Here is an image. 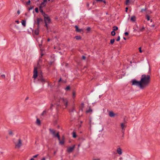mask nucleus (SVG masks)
<instances>
[{
  "instance_id": "5701e85b",
  "label": "nucleus",
  "mask_w": 160,
  "mask_h": 160,
  "mask_svg": "<svg viewBox=\"0 0 160 160\" xmlns=\"http://www.w3.org/2000/svg\"><path fill=\"white\" fill-rule=\"evenodd\" d=\"M39 9L40 11L41 12V13H42V14L44 12H43V11L42 9V8H41V7H39Z\"/></svg>"
},
{
  "instance_id": "f8f14e48",
  "label": "nucleus",
  "mask_w": 160,
  "mask_h": 160,
  "mask_svg": "<svg viewBox=\"0 0 160 160\" xmlns=\"http://www.w3.org/2000/svg\"><path fill=\"white\" fill-rule=\"evenodd\" d=\"M59 141V143L60 145H63L64 144V136H63L62 140L61 141Z\"/></svg>"
},
{
  "instance_id": "a211bd4d",
  "label": "nucleus",
  "mask_w": 160,
  "mask_h": 160,
  "mask_svg": "<svg viewBox=\"0 0 160 160\" xmlns=\"http://www.w3.org/2000/svg\"><path fill=\"white\" fill-rule=\"evenodd\" d=\"M136 20V18L135 16H132L131 18V20L133 22L135 21Z\"/></svg>"
},
{
  "instance_id": "338daca9",
  "label": "nucleus",
  "mask_w": 160,
  "mask_h": 160,
  "mask_svg": "<svg viewBox=\"0 0 160 160\" xmlns=\"http://www.w3.org/2000/svg\"><path fill=\"white\" fill-rule=\"evenodd\" d=\"M122 158H119V159H120V160H122Z\"/></svg>"
},
{
  "instance_id": "f3484780",
  "label": "nucleus",
  "mask_w": 160,
  "mask_h": 160,
  "mask_svg": "<svg viewBox=\"0 0 160 160\" xmlns=\"http://www.w3.org/2000/svg\"><path fill=\"white\" fill-rule=\"evenodd\" d=\"M36 124L38 125H41V122L40 120L38 118H37L36 121Z\"/></svg>"
},
{
  "instance_id": "4468645a",
  "label": "nucleus",
  "mask_w": 160,
  "mask_h": 160,
  "mask_svg": "<svg viewBox=\"0 0 160 160\" xmlns=\"http://www.w3.org/2000/svg\"><path fill=\"white\" fill-rule=\"evenodd\" d=\"M39 28L38 27V28L36 29L34 31V33L36 35H38L39 33Z\"/></svg>"
},
{
  "instance_id": "a878e982",
  "label": "nucleus",
  "mask_w": 160,
  "mask_h": 160,
  "mask_svg": "<svg viewBox=\"0 0 160 160\" xmlns=\"http://www.w3.org/2000/svg\"><path fill=\"white\" fill-rule=\"evenodd\" d=\"M130 3V0H126L125 4L126 5H129Z\"/></svg>"
},
{
  "instance_id": "69168bd1",
  "label": "nucleus",
  "mask_w": 160,
  "mask_h": 160,
  "mask_svg": "<svg viewBox=\"0 0 160 160\" xmlns=\"http://www.w3.org/2000/svg\"><path fill=\"white\" fill-rule=\"evenodd\" d=\"M28 97H27L26 98V100H28Z\"/></svg>"
},
{
  "instance_id": "7ed1b4c3",
  "label": "nucleus",
  "mask_w": 160,
  "mask_h": 160,
  "mask_svg": "<svg viewBox=\"0 0 160 160\" xmlns=\"http://www.w3.org/2000/svg\"><path fill=\"white\" fill-rule=\"evenodd\" d=\"M59 102L62 105L65 106V108H66L68 106V101L66 98H61L59 100Z\"/></svg>"
},
{
  "instance_id": "3c124183",
  "label": "nucleus",
  "mask_w": 160,
  "mask_h": 160,
  "mask_svg": "<svg viewBox=\"0 0 160 160\" xmlns=\"http://www.w3.org/2000/svg\"><path fill=\"white\" fill-rule=\"evenodd\" d=\"M20 11L19 10H18L17 12V13L18 14H20Z\"/></svg>"
},
{
  "instance_id": "864d4df0",
  "label": "nucleus",
  "mask_w": 160,
  "mask_h": 160,
  "mask_svg": "<svg viewBox=\"0 0 160 160\" xmlns=\"http://www.w3.org/2000/svg\"><path fill=\"white\" fill-rule=\"evenodd\" d=\"M102 2H103L104 3H106V1L105 0H102Z\"/></svg>"
},
{
  "instance_id": "6e6d98bb",
  "label": "nucleus",
  "mask_w": 160,
  "mask_h": 160,
  "mask_svg": "<svg viewBox=\"0 0 160 160\" xmlns=\"http://www.w3.org/2000/svg\"><path fill=\"white\" fill-rule=\"evenodd\" d=\"M32 7H31V8H30L29 9V10H31V9H32Z\"/></svg>"
},
{
  "instance_id": "bb28decb",
  "label": "nucleus",
  "mask_w": 160,
  "mask_h": 160,
  "mask_svg": "<svg viewBox=\"0 0 160 160\" xmlns=\"http://www.w3.org/2000/svg\"><path fill=\"white\" fill-rule=\"evenodd\" d=\"M73 137L74 138H76L77 137L76 134V133L75 132H73Z\"/></svg>"
},
{
  "instance_id": "09e8293b",
  "label": "nucleus",
  "mask_w": 160,
  "mask_h": 160,
  "mask_svg": "<svg viewBox=\"0 0 160 160\" xmlns=\"http://www.w3.org/2000/svg\"><path fill=\"white\" fill-rule=\"evenodd\" d=\"M48 0H43V2L46 3L47 2Z\"/></svg>"
},
{
  "instance_id": "423d86ee",
  "label": "nucleus",
  "mask_w": 160,
  "mask_h": 160,
  "mask_svg": "<svg viewBox=\"0 0 160 160\" xmlns=\"http://www.w3.org/2000/svg\"><path fill=\"white\" fill-rule=\"evenodd\" d=\"M38 71L37 68L35 67L34 68L33 71V78L34 79H35L37 77Z\"/></svg>"
},
{
  "instance_id": "9d476101",
  "label": "nucleus",
  "mask_w": 160,
  "mask_h": 160,
  "mask_svg": "<svg viewBox=\"0 0 160 160\" xmlns=\"http://www.w3.org/2000/svg\"><path fill=\"white\" fill-rule=\"evenodd\" d=\"M117 151L119 155H121L122 153V150L120 148H118L117 149Z\"/></svg>"
},
{
  "instance_id": "774afa93",
  "label": "nucleus",
  "mask_w": 160,
  "mask_h": 160,
  "mask_svg": "<svg viewBox=\"0 0 160 160\" xmlns=\"http://www.w3.org/2000/svg\"><path fill=\"white\" fill-rule=\"evenodd\" d=\"M56 153V152H54V154L55 155V154Z\"/></svg>"
},
{
  "instance_id": "13d9d810",
  "label": "nucleus",
  "mask_w": 160,
  "mask_h": 160,
  "mask_svg": "<svg viewBox=\"0 0 160 160\" xmlns=\"http://www.w3.org/2000/svg\"><path fill=\"white\" fill-rule=\"evenodd\" d=\"M90 30V28H87V30H88V31H89V30Z\"/></svg>"
},
{
  "instance_id": "49530a36",
  "label": "nucleus",
  "mask_w": 160,
  "mask_h": 160,
  "mask_svg": "<svg viewBox=\"0 0 160 160\" xmlns=\"http://www.w3.org/2000/svg\"><path fill=\"white\" fill-rule=\"evenodd\" d=\"M93 160H100V159L97 158V159H94Z\"/></svg>"
},
{
  "instance_id": "0eeeda50",
  "label": "nucleus",
  "mask_w": 160,
  "mask_h": 160,
  "mask_svg": "<svg viewBox=\"0 0 160 160\" xmlns=\"http://www.w3.org/2000/svg\"><path fill=\"white\" fill-rule=\"evenodd\" d=\"M75 147V145H73L72 147H69L67 149L68 152L69 153L71 152L74 150Z\"/></svg>"
},
{
  "instance_id": "aec40b11",
  "label": "nucleus",
  "mask_w": 160,
  "mask_h": 160,
  "mask_svg": "<svg viewBox=\"0 0 160 160\" xmlns=\"http://www.w3.org/2000/svg\"><path fill=\"white\" fill-rule=\"evenodd\" d=\"M92 112V110L91 108H89L88 110L86 111L87 113H91Z\"/></svg>"
},
{
  "instance_id": "7c9ffc66",
  "label": "nucleus",
  "mask_w": 160,
  "mask_h": 160,
  "mask_svg": "<svg viewBox=\"0 0 160 160\" xmlns=\"http://www.w3.org/2000/svg\"><path fill=\"white\" fill-rule=\"evenodd\" d=\"M9 134L10 135H13L12 132L11 131H9Z\"/></svg>"
},
{
  "instance_id": "c85d7f7f",
  "label": "nucleus",
  "mask_w": 160,
  "mask_h": 160,
  "mask_svg": "<svg viewBox=\"0 0 160 160\" xmlns=\"http://www.w3.org/2000/svg\"><path fill=\"white\" fill-rule=\"evenodd\" d=\"M147 10V8H143V9H142L141 10V12H143L146 11Z\"/></svg>"
},
{
  "instance_id": "2f4dec72",
  "label": "nucleus",
  "mask_w": 160,
  "mask_h": 160,
  "mask_svg": "<svg viewBox=\"0 0 160 160\" xmlns=\"http://www.w3.org/2000/svg\"><path fill=\"white\" fill-rule=\"evenodd\" d=\"M46 113V111L45 110L41 114V115L43 116Z\"/></svg>"
},
{
  "instance_id": "8fccbe9b",
  "label": "nucleus",
  "mask_w": 160,
  "mask_h": 160,
  "mask_svg": "<svg viewBox=\"0 0 160 160\" xmlns=\"http://www.w3.org/2000/svg\"><path fill=\"white\" fill-rule=\"evenodd\" d=\"M97 1H99V2H102V0H96Z\"/></svg>"
},
{
  "instance_id": "6ab92c4d",
  "label": "nucleus",
  "mask_w": 160,
  "mask_h": 160,
  "mask_svg": "<svg viewBox=\"0 0 160 160\" xmlns=\"http://www.w3.org/2000/svg\"><path fill=\"white\" fill-rule=\"evenodd\" d=\"M22 25L24 26H26V21L24 20H22Z\"/></svg>"
},
{
  "instance_id": "1a4fd4ad",
  "label": "nucleus",
  "mask_w": 160,
  "mask_h": 160,
  "mask_svg": "<svg viewBox=\"0 0 160 160\" xmlns=\"http://www.w3.org/2000/svg\"><path fill=\"white\" fill-rule=\"evenodd\" d=\"M44 20L45 22L48 23H49L51 21L50 18L49 17L45 18H44Z\"/></svg>"
},
{
  "instance_id": "4d7b16f0",
  "label": "nucleus",
  "mask_w": 160,
  "mask_h": 160,
  "mask_svg": "<svg viewBox=\"0 0 160 160\" xmlns=\"http://www.w3.org/2000/svg\"><path fill=\"white\" fill-rule=\"evenodd\" d=\"M47 41L48 42H49L50 41V39L49 38H48Z\"/></svg>"
},
{
  "instance_id": "6e6552de",
  "label": "nucleus",
  "mask_w": 160,
  "mask_h": 160,
  "mask_svg": "<svg viewBox=\"0 0 160 160\" xmlns=\"http://www.w3.org/2000/svg\"><path fill=\"white\" fill-rule=\"evenodd\" d=\"M42 21V19L41 18H37V24L38 25V28H39V24Z\"/></svg>"
},
{
  "instance_id": "72a5a7b5",
  "label": "nucleus",
  "mask_w": 160,
  "mask_h": 160,
  "mask_svg": "<svg viewBox=\"0 0 160 160\" xmlns=\"http://www.w3.org/2000/svg\"><path fill=\"white\" fill-rule=\"evenodd\" d=\"M76 93L75 92H73L72 93V97L73 98H74L75 96Z\"/></svg>"
},
{
  "instance_id": "603ef678",
  "label": "nucleus",
  "mask_w": 160,
  "mask_h": 160,
  "mask_svg": "<svg viewBox=\"0 0 160 160\" xmlns=\"http://www.w3.org/2000/svg\"><path fill=\"white\" fill-rule=\"evenodd\" d=\"M41 160H45V158H43Z\"/></svg>"
},
{
  "instance_id": "c03bdc74",
  "label": "nucleus",
  "mask_w": 160,
  "mask_h": 160,
  "mask_svg": "<svg viewBox=\"0 0 160 160\" xmlns=\"http://www.w3.org/2000/svg\"><path fill=\"white\" fill-rule=\"evenodd\" d=\"M1 76L2 78H5V75H2Z\"/></svg>"
},
{
  "instance_id": "37998d69",
  "label": "nucleus",
  "mask_w": 160,
  "mask_h": 160,
  "mask_svg": "<svg viewBox=\"0 0 160 160\" xmlns=\"http://www.w3.org/2000/svg\"><path fill=\"white\" fill-rule=\"evenodd\" d=\"M82 59L85 60L86 58V57L85 56H83L82 57Z\"/></svg>"
},
{
  "instance_id": "412c9836",
  "label": "nucleus",
  "mask_w": 160,
  "mask_h": 160,
  "mask_svg": "<svg viewBox=\"0 0 160 160\" xmlns=\"http://www.w3.org/2000/svg\"><path fill=\"white\" fill-rule=\"evenodd\" d=\"M115 41V39H111L110 40V43L111 44H113Z\"/></svg>"
},
{
  "instance_id": "20e7f679",
  "label": "nucleus",
  "mask_w": 160,
  "mask_h": 160,
  "mask_svg": "<svg viewBox=\"0 0 160 160\" xmlns=\"http://www.w3.org/2000/svg\"><path fill=\"white\" fill-rule=\"evenodd\" d=\"M15 144V148H16L19 149L22 145V141L20 139L18 140V142H14Z\"/></svg>"
},
{
  "instance_id": "f03ea898",
  "label": "nucleus",
  "mask_w": 160,
  "mask_h": 160,
  "mask_svg": "<svg viewBox=\"0 0 160 160\" xmlns=\"http://www.w3.org/2000/svg\"><path fill=\"white\" fill-rule=\"evenodd\" d=\"M49 130L50 133L53 135V137H57L58 140H60V136L58 132L56 134L55 131L53 129H49Z\"/></svg>"
},
{
  "instance_id": "4be33fe9",
  "label": "nucleus",
  "mask_w": 160,
  "mask_h": 160,
  "mask_svg": "<svg viewBox=\"0 0 160 160\" xmlns=\"http://www.w3.org/2000/svg\"><path fill=\"white\" fill-rule=\"evenodd\" d=\"M113 31H116V30H118V27H116V26L113 27Z\"/></svg>"
},
{
  "instance_id": "2eb2a0df",
  "label": "nucleus",
  "mask_w": 160,
  "mask_h": 160,
  "mask_svg": "<svg viewBox=\"0 0 160 160\" xmlns=\"http://www.w3.org/2000/svg\"><path fill=\"white\" fill-rule=\"evenodd\" d=\"M46 5V3L42 2L41 3L40 6L39 7H41V8H42L45 7Z\"/></svg>"
},
{
  "instance_id": "c756f323",
  "label": "nucleus",
  "mask_w": 160,
  "mask_h": 160,
  "mask_svg": "<svg viewBox=\"0 0 160 160\" xmlns=\"http://www.w3.org/2000/svg\"><path fill=\"white\" fill-rule=\"evenodd\" d=\"M146 18L147 19V20L149 21L150 20V17L148 15H147L146 16Z\"/></svg>"
},
{
  "instance_id": "4c0bfd02",
  "label": "nucleus",
  "mask_w": 160,
  "mask_h": 160,
  "mask_svg": "<svg viewBox=\"0 0 160 160\" xmlns=\"http://www.w3.org/2000/svg\"><path fill=\"white\" fill-rule=\"evenodd\" d=\"M139 51L140 52L142 53V51L141 50V47H140L139 48Z\"/></svg>"
},
{
  "instance_id": "e2e57ef3",
  "label": "nucleus",
  "mask_w": 160,
  "mask_h": 160,
  "mask_svg": "<svg viewBox=\"0 0 160 160\" xmlns=\"http://www.w3.org/2000/svg\"><path fill=\"white\" fill-rule=\"evenodd\" d=\"M151 26L152 27H154L155 26V25H152Z\"/></svg>"
},
{
  "instance_id": "39448f33",
  "label": "nucleus",
  "mask_w": 160,
  "mask_h": 160,
  "mask_svg": "<svg viewBox=\"0 0 160 160\" xmlns=\"http://www.w3.org/2000/svg\"><path fill=\"white\" fill-rule=\"evenodd\" d=\"M122 131L124 133L125 130L127 127V124L126 122L122 123L120 124Z\"/></svg>"
},
{
  "instance_id": "680f3d73",
  "label": "nucleus",
  "mask_w": 160,
  "mask_h": 160,
  "mask_svg": "<svg viewBox=\"0 0 160 160\" xmlns=\"http://www.w3.org/2000/svg\"><path fill=\"white\" fill-rule=\"evenodd\" d=\"M30 160H34V159L33 158H32L30 159Z\"/></svg>"
},
{
  "instance_id": "052dcab7",
  "label": "nucleus",
  "mask_w": 160,
  "mask_h": 160,
  "mask_svg": "<svg viewBox=\"0 0 160 160\" xmlns=\"http://www.w3.org/2000/svg\"><path fill=\"white\" fill-rule=\"evenodd\" d=\"M61 81V78H60L59 80V82H60Z\"/></svg>"
},
{
  "instance_id": "a19ab883",
  "label": "nucleus",
  "mask_w": 160,
  "mask_h": 160,
  "mask_svg": "<svg viewBox=\"0 0 160 160\" xmlns=\"http://www.w3.org/2000/svg\"><path fill=\"white\" fill-rule=\"evenodd\" d=\"M45 26H46V27H47V28H48V23L45 22Z\"/></svg>"
},
{
  "instance_id": "b1692460",
  "label": "nucleus",
  "mask_w": 160,
  "mask_h": 160,
  "mask_svg": "<svg viewBox=\"0 0 160 160\" xmlns=\"http://www.w3.org/2000/svg\"><path fill=\"white\" fill-rule=\"evenodd\" d=\"M44 18H46L47 17H48V15L46 14L45 12L43 13L42 14Z\"/></svg>"
},
{
  "instance_id": "f704fd0d",
  "label": "nucleus",
  "mask_w": 160,
  "mask_h": 160,
  "mask_svg": "<svg viewBox=\"0 0 160 160\" xmlns=\"http://www.w3.org/2000/svg\"><path fill=\"white\" fill-rule=\"evenodd\" d=\"M70 87L69 86L67 87L66 88V90H69L70 89Z\"/></svg>"
},
{
  "instance_id": "e433bc0d",
  "label": "nucleus",
  "mask_w": 160,
  "mask_h": 160,
  "mask_svg": "<svg viewBox=\"0 0 160 160\" xmlns=\"http://www.w3.org/2000/svg\"><path fill=\"white\" fill-rule=\"evenodd\" d=\"M145 28L144 27H142L141 29H140V31H142Z\"/></svg>"
},
{
  "instance_id": "5fc2aeb1",
  "label": "nucleus",
  "mask_w": 160,
  "mask_h": 160,
  "mask_svg": "<svg viewBox=\"0 0 160 160\" xmlns=\"http://www.w3.org/2000/svg\"><path fill=\"white\" fill-rule=\"evenodd\" d=\"M48 1H51V2H53V0H48Z\"/></svg>"
},
{
  "instance_id": "79ce46f5",
  "label": "nucleus",
  "mask_w": 160,
  "mask_h": 160,
  "mask_svg": "<svg viewBox=\"0 0 160 160\" xmlns=\"http://www.w3.org/2000/svg\"><path fill=\"white\" fill-rule=\"evenodd\" d=\"M38 156V154H37V155H34V156H33V158H36V157H37Z\"/></svg>"
},
{
  "instance_id": "473e14b6",
  "label": "nucleus",
  "mask_w": 160,
  "mask_h": 160,
  "mask_svg": "<svg viewBox=\"0 0 160 160\" xmlns=\"http://www.w3.org/2000/svg\"><path fill=\"white\" fill-rule=\"evenodd\" d=\"M35 12L37 13L38 12V8H35Z\"/></svg>"
},
{
  "instance_id": "bf43d9fd",
  "label": "nucleus",
  "mask_w": 160,
  "mask_h": 160,
  "mask_svg": "<svg viewBox=\"0 0 160 160\" xmlns=\"http://www.w3.org/2000/svg\"><path fill=\"white\" fill-rule=\"evenodd\" d=\"M82 108H83V106H84V104H83V103H82Z\"/></svg>"
},
{
  "instance_id": "ea45409f",
  "label": "nucleus",
  "mask_w": 160,
  "mask_h": 160,
  "mask_svg": "<svg viewBox=\"0 0 160 160\" xmlns=\"http://www.w3.org/2000/svg\"><path fill=\"white\" fill-rule=\"evenodd\" d=\"M124 34H125V35L128 36V32H125Z\"/></svg>"
},
{
  "instance_id": "dca6fc26",
  "label": "nucleus",
  "mask_w": 160,
  "mask_h": 160,
  "mask_svg": "<svg viewBox=\"0 0 160 160\" xmlns=\"http://www.w3.org/2000/svg\"><path fill=\"white\" fill-rule=\"evenodd\" d=\"M75 27L76 28V31L77 32H80L82 31V29H79L78 27L77 26H75Z\"/></svg>"
},
{
  "instance_id": "ddd939ff",
  "label": "nucleus",
  "mask_w": 160,
  "mask_h": 160,
  "mask_svg": "<svg viewBox=\"0 0 160 160\" xmlns=\"http://www.w3.org/2000/svg\"><path fill=\"white\" fill-rule=\"evenodd\" d=\"M38 80L42 82H44L46 81L45 79L42 77H41L38 78Z\"/></svg>"
},
{
  "instance_id": "393cba45",
  "label": "nucleus",
  "mask_w": 160,
  "mask_h": 160,
  "mask_svg": "<svg viewBox=\"0 0 160 160\" xmlns=\"http://www.w3.org/2000/svg\"><path fill=\"white\" fill-rule=\"evenodd\" d=\"M75 38L77 40H79L81 39V38L80 36H76L75 37Z\"/></svg>"
},
{
  "instance_id": "c9c22d12",
  "label": "nucleus",
  "mask_w": 160,
  "mask_h": 160,
  "mask_svg": "<svg viewBox=\"0 0 160 160\" xmlns=\"http://www.w3.org/2000/svg\"><path fill=\"white\" fill-rule=\"evenodd\" d=\"M120 36H118L117 39V41H118L120 40Z\"/></svg>"
},
{
  "instance_id": "9b49d317",
  "label": "nucleus",
  "mask_w": 160,
  "mask_h": 160,
  "mask_svg": "<svg viewBox=\"0 0 160 160\" xmlns=\"http://www.w3.org/2000/svg\"><path fill=\"white\" fill-rule=\"evenodd\" d=\"M109 115L110 117H114L115 116V114L112 111H110L109 112Z\"/></svg>"
},
{
  "instance_id": "de8ad7c7",
  "label": "nucleus",
  "mask_w": 160,
  "mask_h": 160,
  "mask_svg": "<svg viewBox=\"0 0 160 160\" xmlns=\"http://www.w3.org/2000/svg\"><path fill=\"white\" fill-rule=\"evenodd\" d=\"M15 22H17L18 24L19 23V22L18 20H16L15 21Z\"/></svg>"
},
{
  "instance_id": "a18cd8bd",
  "label": "nucleus",
  "mask_w": 160,
  "mask_h": 160,
  "mask_svg": "<svg viewBox=\"0 0 160 160\" xmlns=\"http://www.w3.org/2000/svg\"><path fill=\"white\" fill-rule=\"evenodd\" d=\"M74 110H75V108H74V107H73L72 110L71 111L72 112H73Z\"/></svg>"
},
{
  "instance_id": "f257e3e1",
  "label": "nucleus",
  "mask_w": 160,
  "mask_h": 160,
  "mask_svg": "<svg viewBox=\"0 0 160 160\" xmlns=\"http://www.w3.org/2000/svg\"><path fill=\"white\" fill-rule=\"evenodd\" d=\"M150 82V77L148 75L144 74L141 77L140 80L138 81L136 80L132 81V85L139 87L141 89H143L147 87Z\"/></svg>"
},
{
  "instance_id": "58836bf2",
  "label": "nucleus",
  "mask_w": 160,
  "mask_h": 160,
  "mask_svg": "<svg viewBox=\"0 0 160 160\" xmlns=\"http://www.w3.org/2000/svg\"><path fill=\"white\" fill-rule=\"evenodd\" d=\"M30 0H29V1H28V2H27V3H27V5H29V4H30Z\"/></svg>"
},
{
  "instance_id": "cd10ccee",
  "label": "nucleus",
  "mask_w": 160,
  "mask_h": 160,
  "mask_svg": "<svg viewBox=\"0 0 160 160\" xmlns=\"http://www.w3.org/2000/svg\"><path fill=\"white\" fill-rule=\"evenodd\" d=\"M111 35L112 36H114L115 35L116 33L114 31H113L111 32Z\"/></svg>"
},
{
  "instance_id": "0e129e2a",
  "label": "nucleus",
  "mask_w": 160,
  "mask_h": 160,
  "mask_svg": "<svg viewBox=\"0 0 160 160\" xmlns=\"http://www.w3.org/2000/svg\"><path fill=\"white\" fill-rule=\"evenodd\" d=\"M123 38L125 40H126V38H125V37H123Z\"/></svg>"
}]
</instances>
